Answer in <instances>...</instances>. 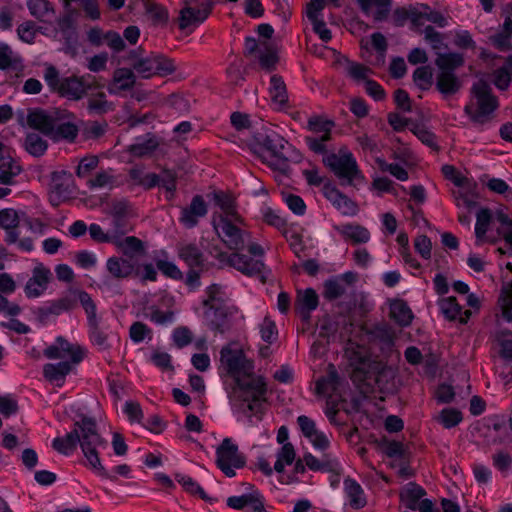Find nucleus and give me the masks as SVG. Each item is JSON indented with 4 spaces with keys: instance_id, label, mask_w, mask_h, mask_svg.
<instances>
[{
    "instance_id": "f257e3e1",
    "label": "nucleus",
    "mask_w": 512,
    "mask_h": 512,
    "mask_svg": "<svg viewBox=\"0 0 512 512\" xmlns=\"http://www.w3.org/2000/svg\"><path fill=\"white\" fill-rule=\"evenodd\" d=\"M218 372L232 407L247 417H258L267 389L264 378L254 372L253 362L242 350L226 346L220 352Z\"/></svg>"
},
{
    "instance_id": "72a5a7b5",
    "label": "nucleus",
    "mask_w": 512,
    "mask_h": 512,
    "mask_svg": "<svg viewBox=\"0 0 512 512\" xmlns=\"http://www.w3.org/2000/svg\"><path fill=\"white\" fill-rule=\"evenodd\" d=\"M295 306L301 315L308 317L310 312L318 306V295L312 288L298 291Z\"/></svg>"
},
{
    "instance_id": "ea45409f",
    "label": "nucleus",
    "mask_w": 512,
    "mask_h": 512,
    "mask_svg": "<svg viewBox=\"0 0 512 512\" xmlns=\"http://www.w3.org/2000/svg\"><path fill=\"white\" fill-rule=\"evenodd\" d=\"M117 185V179L113 174V169L111 168L98 171L94 177L87 181V187L91 190L102 188L112 189Z\"/></svg>"
},
{
    "instance_id": "423d86ee",
    "label": "nucleus",
    "mask_w": 512,
    "mask_h": 512,
    "mask_svg": "<svg viewBox=\"0 0 512 512\" xmlns=\"http://www.w3.org/2000/svg\"><path fill=\"white\" fill-rule=\"evenodd\" d=\"M323 164L344 184L356 185L365 180L353 153L346 147L337 152L321 154Z\"/></svg>"
},
{
    "instance_id": "58836bf2",
    "label": "nucleus",
    "mask_w": 512,
    "mask_h": 512,
    "mask_svg": "<svg viewBox=\"0 0 512 512\" xmlns=\"http://www.w3.org/2000/svg\"><path fill=\"white\" fill-rule=\"evenodd\" d=\"M305 465L313 471H334L338 468L339 462L336 458L325 455L322 460L311 453H307L303 458Z\"/></svg>"
},
{
    "instance_id": "603ef678",
    "label": "nucleus",
    "mask_w": 512,
    "mask_h": 512,
    "mask_svg": "<svg viewBox=\"0 0 512 512\" xmlns=\"http://www.w3.org/2000/svg\"><path fill=\"white\" fill-rule=\"evenodd\" d=\"M343 235L354 243H366L370 239L369 231L359 225L344 226Z\"/></svg>"
},
{
    "instance_id": "0e129e2a",
    "label": "nucleus",
    "mask_w": 512,
    "mask_h": 512,
    "mask_svg": "<svg viewBox=\"0 0 512 512\" xmlns=\"http://www.w3.org/2000/svg\"><path fill=\"white\" fill-rule=\"evenodd\" d=\"M326 2L332 3L336 7L340 6L339 0H309L306 6L308 19L322 17V11L325 8Z\"/></svg>"
},
{
    "instance_id": "b1692460",
    "label": "nucleus",
    "mask_w": 512,
    "mask_h": 512,
    "mask_svg": "<svg viewBox=\"0 0 512 512\" xmlns=\"http://www.w3.org/2000/svg\"><path fill=\"white\" fill-rule=\"evenodd\" d=\"M55 121L52 115L40 109L29 112L27 117L28 125L31 128L40 131L48 137L53 133Z\"/></svg>"
},
{
    "instance_id": "338daca9",
    "label": "nucleus",
    "mask_w": 512,
    "mask_h": 512,
    "mask_svg": "<svg viewBox=\"0 0 512 512\" xmlns=\"http://www.w3.org/2000/svg\"><path fill=\"white\" fill-rule=\"evenodd\" d=\"M260 335L263 341L272 343L276 340L278 331L276 324L269 317H265L259 325Z\"/></svg>"
},
{
    "instance_id": "e433bc0d",
    "label": "nucleus",
    "mask_w": 512,
    "mask_h": 512,
    "mask_svg": "<svg viewBox=\"0 0 512 512\" xmlns=\"http://www.w3.org/2000/svg\"><path fill=\"white\" fill-rule=\"evenodd\" d=\"M78 444L77 424L71 432L63 437H56L52 441V447L59 453L69 456L71 455Z\"/></svg>"
},
{
    "instance_id": "f8f14e48",
    "label": "nucleus",
    "mask_w": 512,
    "mask_h": 512,
    "mask_svg": "<svg viewBox=\"0 0 512 512\" xmlns=\"http://www.w3.org/2000/svg\"><path fill=\"white\" fill-rule=\"evenodd\" d=\"M212 224L217 235L230 249L236 251L243 249L248 234L237 226L239 222L225 215H213Z\"/></svg>"
},
{
    "instance_id": "dca6fc26",
    "label": "nucleus",
    "mask_w": 512,
    "mask_h": 512,
    "mask_svg": "<svg viewBox=\"0 0 512 512\" xmlns=\"http://www.w3.org/2000/svg\"><path fill=\"white\" fill-rule=\"evenodd\" d=\"M23 167L10 149L0 142V184L15 185Z\"/></svg>"
},
{
    "instance_id": "09e8293b",
    "label": "nucleus",
    "mask_w": 512,
    "mask_h": 512,
    "mask_svg": "<svg viewBox=\"0 0 512 512\" xmlns=\"http://www.w3.org/2000/svg\"><path fill=\"white\" fill-rule=\"evenodd\" d=\"M176 481L183 487V489L190 495L197 496L200 499H206L207 495L200 484L192 477L186 474L177 473L175 475Z\"/></svg>"
},
{
    "instance_id": "5701e85b",
    "label": "nucleus",
    "mask_w": 512,
    "mask_h": 512,
    "mask_svg": "<svg viewBox=\"0 0 512 512\" xmlns=\"http://www.w3.org/2000/svg\"><path fill=\"white\" fill-rule=\"evenodd\" d=\"M20 223L18 212L13 208L0 210V227L6 231L5 242L17 241V227Z\"/></svg>"
},
{
    "instance_id": "37998d69",
    "label": "nucleus",
    "mask_w": 512,
    "mask_h": 512,
    "mask_svg": "<svg viewBox=\"0 0 512 512\" xmlns=\"http://www.w3.org/2000/svg\"><path fill=\"white\" fill-rule=\"evenodd\" d=\"M296 453L291 443H285L276 453V462L274 470L282 473L286 466L291 465L295 461Z\"/></svg>"
},
{
    "instance_id": "ddd939ff",
    "label": "nucleus",
    "mask_w": 512,
    "mask_h": 512,
    "mask_svg": "<svg viewBox=\"0 0 512 512\" xmlns=\"http://www.w3.org/2000/svg\"><path fill=\"white\" fill-rule=\"evenodd\" d=\"M73 189L74 179L69 171L62 169L53 171L50 174L48 198L51 205L56 207L70 199Z\"/></svg>"
},
{
    "instance_id": "c85d7f7f",
    "label": "nucleus",
    "mask_w": 512,
    "mask_h": 512,
    "mask_svg": "<svg viewBox=\"0 0 512 512\" xmlns=\"http://www.w3.org/2000/svg\"><path fill=\"white\" fill-rule=\"evenodd\" d=\"M389 316L398 325L406 327L413 320V312L408 304L402 299H394L389 303Z\"/></svg>"
},
{
    "instance_id": "2eb2a0df",
    "label": "nucleus",
    "mask_w": 512,
    "mask_h": 512,
    "mask_svg": "<svg viewBox=\"0 0 512 512\" xmlns=\"http://www.w3.org/2000/svg\"><path fill=\"white\" fill-rule=\"evenodd\" d=\"M186 6L180 11V28L202 23L211 13V0H186Z\"/></svg>"
},
{
    "instance_id": "aec40b11",
    "label": "nucleus",
    "mask_w": 512,
    "mask_h": 512,
    "mask_svg": "<svg viewBox=\"0 0 512 512\" xmlns=\"http://www.w3.org/2000/svg\"><path fill=\"white\" fill-rule=\"evenodd\" d=\"M427 22L444 27L447 25L446 18L436 10L425 4H417L412 6V25L419 29L423 27Z\"/></svg>"
},
{
    "instance_id": "13d9d810",
    "label": "nucleus",
    "mask_w": 512,
    "mask_h": 512,
    "mask_svg": "<svg viewBox=\"0 0 512 512\" xmlns=\"http://www.w3.org/2000/svg\"><path fill=\"white\" fill-rule=\"evenodd\" d=\"M346 70L348 76L356 82L364 81L366 83V81L369 80V76L371 74L370 68L356 62H350L347 65Z\"/></svg>"
},
{
    "instance_id": "6e6d98bb",
    "label": "nucleus",
    "mask_w": 512,
    "mask_h": 512,
    "mask_svg": "<svg viewBox=\"0 0 512 512\" xmlns=\"http://www.w3.org/2000/svg\"><path fill=\"white\" fill-rule=\"evenodd\" d=\"M437 420L443 425V427L450 429L462 421V414L457 409L445 408L440 412Z\"/></svg>"
},
{
    "instance_id": "c9c22d12",
    "label": "nucleus",
    "mask_w": 512,
    "mask_h": 512,
    "mask_svg": "<svg viewBox=\"0 0 512 512\" xmlns=\"http://www.w3.org/2000/svg\"><path fill=\"white\" fill-rule=\"evenodd\" d=\"M227 505L234 509H245L247 512L265 511L262 501L251 495L229 497Z\"/></svg>"
},
{
    "instance_id": "864d4df0",
    "label": "nucleus",
    "mask_w": 512,
    "mask_h": 512,
    "mask_svg": "<svg viewBox=\"0 0 512 512\" xmlns=\"http://www.w3.org/2000/svg\"><path fill=\"white\" fill-rule=\"evenodd\" d=\"M88 109L96 113H106L113 110V106L107 101L104 92L92 94L88 99Z\"/></svg>"
},
{
    "instance_id": "f03ea898",
    "label": "nucleus",
    "mask_w": 512,
    "mask_h": 512,
    "mask_svg": "<svg viewBox=\"0 0 512 512\" xmlns=\"http://www.w3.org/2000/svg\"><path fill=\"white\" fill-rule=\"evenodd\" d=\"M188 268L186 284L195 289L199 287L201 275L216 269H235L249 277H258L263 283L270 277L271 271L259 258H183Z\"/></svg>"
},
{
    "instance_id": "f3484780",
    "label": "nucleus",
    "mask_w": 512,
    "mask_h": 512,
    "mask_svg": "<svg viewBox=\"0 0 512 512\" xmlns=\"http://www.w3.org/2000/svg\"><path fill=\"white\" fill-rule=\"evenodd\" d=\"M297 424L300 432L306 438L313 448L317 451H326L330 447L328 435L320 430L315 421L305 415L297 418Z\"/></svg>"
},
{
    "instance_id": "4d7b16f0",
    "label": "nucleus",
    "mask_w": 512,
    "mask_h": 512,
    "mask_svg": "<svg viewBox=\"0 0 512 512\" xmlns=\"http://www.w3.org/2000/svg\"><path fill=\"white\" fill-rule=\"evenodd\" d=\"M88 233L90 238L97 243H111L114 245L117 234L104 231L103 228L96 223L89 225Z\"/></svg>"
},
{
    "instance_id": "7c9ffc66",
    "label": "nucleus",
    "mask_w": 512,
    "mask_h": 512,
    "mask_svg": "<svg viewBox=\"0 0 512 512\" xmlns=\"http://www.w3.org/2000/svg\"><path fill=\"white\" fill-rule=\"evenodd\" d=\"M361 9L376 21L387 18L391 9V0H358Z\"/></svg>"
},
{
    "instance_id": "a878e982",
    "label": "nucleus",
    "mask_w": 512,
    "mask_h": 512,
    "mask_svg": "<svg viewBox=\"0 0 512 512\" xmlns=\"http://www.w3.org/2000/svg\"><path fill=\"white\" fill-rule=\"evenodd\" d=\"M344 495L347 503L354 509L366 505V497L361 485L352 478H346L343 483Z\"/></svg>"
},
{
    "instance_id": "f704fd0d",
    "label": "nucleus",
    "mask_w": 512,
    "mask_h": 512,
    "mask_svg": "<svg viewBox=\"0 0 512 512\" xmlns=\"http://www.w3.org/2000/svg\"><path fill=\"white\" fill-rule=\"evenodd\" d=\"M27 6L31 15L42 22L49 23L55 16L54 7L49 0H28Z\"/></svg>"
},
{
    "instance_id": "cd10ccee",
    "label": "nucleus",
    "mask_w": 512,
    "mask_h": 512,
    "mask_svg": "<svg viewBox=\"0 0 512 512\" xmlns=\"http://www.w3.org/2000/svg\"><path fill=\"white\" fill-rule=\"evenodd\" d=\"M135 84V75L131 69L118 68L113 73L112 83L108 87L111 94L131 89Z\"/></svg>"
},
{
    "instance_id": "bf43d9fd",
    "label": "nucleus",
    "mask_w": 512,
    "mask_h": 512,
    "mask_svg": "<svg viewBox=\"0 0 512 512\" xmlns=\"http://www.w3.org/2000/svg\"><path fill=\"white\" fill-rule=\"evenodd\" d=\"M99 164V158L95 155H87L83 157L76 168V175L78 178H85L91 174V172L97 168Z\"/></svg>"
},
{
    "instance_id": "69168bd1",
    "label": "nucleus",
    "mask_w": 512,
    "mask_h": 512,
    "mask_svg": "<svg viewBox=\"0 0 512 512\" xmlns=\"http://www.w3.org/2000/svg\"><path fill=\"white\" fill-rule=\"evenodd\" d=\"M158 185L159 187L164 188L172 197L176 191V181L177 175L172 170H163L160 174H158Z\"/></svg>"
},
{
    "instance_id": "39448f33",
    "label": "nucleus",
    "mask_w": 512,
    "mask_h": 512,
    "mask_svg": "<svg viewBox=\"0 0 512 512\" xmlns=\"http://www.w3.org/2000/svg\"><path fill=\"white\" fill-rule=\"evenodd\" d=\"M499 107L498 98L492 93L491 86L484 80L475 82L471 87V99L464 111L477 124H485L493 118Z\"/></svg>"
},
{
    "instance_id": "412c9836",
    "label": "nucleus",
    "mask_w": 512,
    "mask_h": 512,
    "mask_svg": "<svg viewBox=\"0 0 512 512\" xmlns=\"http://www.w3.org/2000/svg\"><path fill=\"white\" fill-rule=\"evenodd\" d=\"M213 200L215 205L221 210L220 213H215L214 215H225L227 218H232L235 222L243 223V218L237 211L235 198L232 194L217 191L213 193Z\"/></svg>"
},
{
    "instance_id": "473e14b6",
    "label": "nucleus",
    "mask_w": 512,
    "mask_h": 512,
    "mask_svg": "<svg viewBox=\"0 0 512 512\" xmlns=\"http://www.w3.org/2000/svg\"><path fill=\"white\" fill-rule=\"evenodd\" d=\"M436 87L443 95H452L459 91L461 82L452 71H439L436 78Z\"/></svg>"
},
{
    "instance_id": "a211bd4d",
    "label": "nucleus",
    "mask_w": 512,
    "mask_h": 512,
    "mask_svg": "<svg viewBox=\"0 0 512 512\" xmlns=\"http://www.w3.org/2000/svg\"><path fill=\"white\" fill-rule=\"evenodd\" d=\"M208 212L207 204L201 195H195L190 204L181 208L179 222L188 229L198 225L199 220L206 216Z\"/></svg>"
},
{
    "instance_id": "8fccbe9b",
    "label": "nucleus",
    "mask_w": 512,
    "mask_h": 512,
    "mask_svg": "<svg viewBox=\"0 0 512 512\" xmlns=\"http://www.w3.org/2000/svg\"><path fill=\"white\" fill-rule=\"evenodd\" d=\"M21 58L5 43H0V69L7 70L21 65Z\"/></svg>"
},
{
    "instance_id": "c03bdc74",
    "label": "nucleus",
    "mask_w": 512,
    "mask_h": 512,
    "mask_svg": "<svg viewBox=\"0 0 512 512\" xmlns=\"http://www.w3.org/2000/svg\"><path fill=\"white\" fill-rule=\"evenodd\" d=\"M439 71H452L461 67L464 63V58L459 53H445L439 54L435 60Z\"/></svg>"
},
{
    "instance_id": "49530a36",
    "label": "nucleus",
    "mask_w": 512,
    "mask_h": 512,
    "mask_svg": "<svg viewBox=\"0 0 512 512\" xmlns=\"http://www.w3.org/2000/svg\"><path fill=\"white\" fill-rule=\"evenodd\" d=\"M503 318L512 323V282L503 285L498 299Z\"/></svg>"
},
{
    "instance_id": "c756f323",
    "label": "nucleus",
    "mask_w": 512,
    "mask_h": 512,
    "mask_svg": "<svg viewBox=\"0 0 512 512\" xmlns=\"http://www.w3.org/2000/svg\"><path fill=\"white\" fill-rule=\"evenodd\" d=\"M128 176L133 186H140L145 190H150L158 185V174L145 173L142 166L136 165L130 168Z\"/></svg>"
},
{
    "instance_id": "20e7f679",
    "label": "nucleus",
    "mask_w": 512,
    "mask_h": 512,
    "mask_svg": "<svg viewBox=\"0 0 512 512\" xmlns=\"http://www.w3.org/2000/svg\"><path fill=\"white\" fill-rule=\"evenodd\" d=\"M44 80L50 91L58 93L69 100H80L96 85L95 77L90 74L60 77L58 70L54 66H48L45 69Z\"/></svg>"
},
{
    "instance_id": "4c0bfd02",
    "label": "nucleus",
    "mask_w": 512,
    "mask_h": 512,
    "mask_svg": "<svg viewBox=\"0 0 512 512\" xmlns=\"http://www.w3.org/2000/svg\"><path fill=\"white\" fill-rule=\"evenodd\" d=\"M158 146V142L154 137L145 135L138 137L135 142L128 146L127 151L135 157H143L150 155Z\"/></svg>"
},
{
    "instance_id": "1a4fd4ad",
    "label": "nucleus",
    "mask_w": 512,
    "mask_h": 512,
    "mask_svg": "<svg viewBox=\"0 0 512 512\" xmlns=\"http://www.w3.org/2000/svg\"><path fill=\"white\" fill-rule=\"evenodd\" d=\"M215 464L229 478L236 476V471L243 468L246 458L240 452L237 442L231 437H225L214 446Z\"/></svg>"
},
{
    "instance_id": "a19ab883",
    "label": "nucleus",
    "mask_w": 512,
    "mask_h": 512,
    "mask_svg": "<svg viewBox=\"0 0 512 512\" xmlns=\"http://www.w3.org/2000/svg\"><path fill=\"white\" fill-rule=\"evenodd\" d=\"M269 95L272 101L279 105L284 106L288 102V94L286 85L279 75H272L270 78Z\"/></svg>"
},
{
    "instance_id": "4be33fe9",
    "label": "nucleus",
    "mask_w": 512,
    "mask_h": 512,
    "mask_svg": "<svg viewBox=\"0 0 512 512\" xmlns=\"http://www.w3.org/2000/svg\"><path fill=\"white\" fill-rule=\"evenodd\" d=\"M325 197L332 203V205L339 210L343 215H354L357 212L356 204L341 193L335 187H326L324 190Z\"/></svg>"
},
{
    "instance_id": "6e6552de",
    "label": "nucleus",
    "mask_w": 512,
    "mask_h": 512,
    "mask_svg": "<svg viewBox=\"0 0 512 512\" xmlns=\"http://www.w3.org/2000/svg\"><path fill=\"white\" fill-rule=\"evenodd\" d=\"M78 444L91 469H101V460L98 450L106 446V442L98 434L96 424L91 419H82L76 422Z\"/></svg>"
},
{
    "instance_id": "3c124183",
    "label": "nucleus",
    "mask_w": 512,
    "mask_h": 512,
    "mask_svg": "<svg viewBox=\"0 0 512 512\" xmlns=\"http://www.w3.org/2000/svg\"><path fill=\"white\" fill-rule=\"evenodd\" d=\"M424 494L425 492L420 486L409 484L402 490L401 499L406 503L408 508L416 509V504Z\"/></svg>"
},
{
    "instance_id": "680f3d73",
    "label": "nucleus",
    "mask_w": 512,
    "mask_h": 512,
    "mask_svg": "<svg viewBox=\"0 0 512 512\" xmlns=\"http://www.w3.org/2000/svg\"><path fill=\"white\" fill-rule=\"evenodd\" d=\"M78 301L81 303V305L83 306V308L87 314L88 323L89 324L96 323L97 322L96 306H95L93 300L91 299L90 295L84 291L78 290L77 302Z\"/></svg>"
},
{
    "instance_id": "bb28decb",
    "label": "nucleus",
    "mask_w": 512,
    "mask_h": 512,
    "mask_svg": "<svg viewBox=\"0 0 512 512\" xmlns=\"http://www.w3.org/2000/svg\"><path fill=\"white\" fill-rule=\"evenodd\" d=\"M438 304L443 315L449 320H459L461 323H466L471 316L469 310H462L455 297L442 298Z\"/></svg>"
},
{
    "instance_id": "6ab92c4d",
    "label": "nucleus",
    "mask_w": 512,
    "mask_h": 512,
    "mask_svg": "<svg viewBox=\"0 0 512 512\" xmlns=\"http://www.w3.org/2000/svg\"><path fill=\"white\" fill-rule=\"evenodd\" d=\"M51 277L52 274L49 269L42 265L36 266L24 287L25 295L28 298H38L44 295Z\"/></svg>"
},
{
    "instance_id": "5fc2aeb1",
    "label": "nucleus",
    "mask_w": 512,
    "mask_h": 512,
    "mask_svg": "<svg viewBox=\"0 0 512 512\" xmlns=\"http://www.w3.org/2000/svg\"><path fill=\"white\" fill-rule=\"evenodd\" d=\"M25 148L33 156H42L47 150V143L37 134H29L25 139Z\"/></svg>"
},
{
    "instance_id": "4468645a",
    "label": "nucleus",
    "mask_w": 512,
    "mask_h": 512,
    "mask_svg": "<svg viewBox=\"0 0 512 512\" xmlns=\"http://www.w3.org/2000/svg\"><path fill=\"white\" fill-rule=\"evenodd\" d=\"M133 68L143 78H150L154 75L164 76L175 71L172 60L158 54H151L135 61Z\"/></svg>"
},
{
    "instance_id": "774afa93",
    "label": "nucleus",
    "mask_w": 512,
    "mask_h": 512,
    "mask_svg": "<svg viewBox=\"0 0 512 512\" xmlns=\"http://www.w3.org/2000/svg\"><path fill=\"white\" fill-rule=\"evenodd\" d=\"M415 84L420 89H428L432 84V72L428 66L418 67L413 73Z\"/></svg>"
},
{
    "instance_id": "9d476101",
    "label": "nucleus",
    "mask_w": 512,
    "mask_h": 512,
    "mask_svg": "<svg viewBox=\"0 0 512 512\" xmlns=\"http://www.w3.org/2000/svg\"><path fill=\"white\" fill-rule=\"evenodd\" d=\"M334 126V121L322 116L309 117L306 128L311 134L304 137V142L309 150L315 154H326Z\"/></svg>"
},
{
    "instance_id": "79ce46f5",
    "label": "nucleus",
    "mask_w": 512,
    "mask_h": 512,
    "mask_svg": "<svg viewBox=\"0 0 512 512\" xmlns=\"http://www.w3.org/2000/svg\"><path fill=\"white\" fill-rule=\"evenodd\" d=\"M78 126L72 122L57 123L53 127V133L50 134V138L54 141L66 140L73 142L78 136Z\"/></svg>"
},
{
    "instance_id": "2f4dec72",
    "label": "nucleus",
    "mask_w": 512,
    "mask_h": 512,
    "mask_svg": "<svg viewBox=\"0 0 512 512\" xmlns=\"http://www.w3.org/2000/svg\"><path fill=\"white\" fill-rule=\"evenodd\" d=\"M137 258H109L107 268L116 277H127L136 270Z\"/></svg>"
},
{
    "instance_id": "052dcab7",
    "label": "nucleus",
    "mask_w": 512,
    "mask_h": 512,
    "mask_svg": "<svg viewBox=\"0 0 512 512\" xmlns=\"http://www.w3.org/2000/svg\"><path fill=\"white\" fill-rule=\"evenodd\" d=\"M345 293V284L342 279L333 278L324 284V297L328 300L339 298Z\"/></svg>"
},
{
    "instance_id": "393cba45",
    "label": "nucleus",
    "mask_w": 512,
    "mask_h": 512,
    "mask_svg": "<svg viewBox=\"0 0 512 512\" xmlns=\"http://www.w3.org/2000/svg\"><path fill=\"white\" fill-rule=\"evenodd\" d=\"M114 246L125 256H143L146 253L145 243L135 236L120 237L117 234Z\"/></svg>"
},
{
    "instance_id": "e2e57ef3",
    "label": "nucleus",
    "mask_w": 512,
    "mask_h": 512,
    "mask_svg": "<svg viewBox=\"0 0 512 512\" xmlns=\"http://www.w3.org/2000/svg\"><path fill=\"white\" fill-rule=\"evenodd\" d=\"M78 301L81 303V305L83 306V308L87 314L88 323L89 324L96 323L97 322L96 306H95L93 300L91 299L90 295L84 291L78 290L77 302Z\"/></svg>"
},
{
    "instance_id": "a18cd8bd",
    "label": "nucleus",
    "mask_w": 512,
    "mask_h": 512,
    "mask_svg": "<svg viewBox=\"0 0 512 512\" xmlns=\"http://www.w3.org/2000/svg\"><path fill=\"white\" fill-rule=\"evenodd\" d=\"M101 469H92L98 476L103 479L110 480L112 482H117L119 477H123L126 479H130L131 476V467L127 464H121L113 467L110 471H107L104 466L101 464Z\"/></svg>"
},
{
    "instance_id": "0eeeda50",
    "label": "nucleus",
    "mask_w": 512,
    "mask_h": 512,
    "mask_svg": "<svg viewBox=\"0 0 512 512\" xmlns=\"http://www.w3.org/2000/svg\"><path fill=\"white\" fill-rule=\"evenodd\" d=\"M207 298L203 304L207 308L205 316L212 329L224 332L229 327V317L237 313L234 307L223 306L224 293L218 285H211L206 290Z\"/></svg>"
},
{
    "instance_id": "7ed1b4c3",
    "label": "nucleus",
    "mask_w": 512,
    "mask_h": 512,
    "mask_svg": "<svg viewBox=\"0 0 512 512\" xmlns=\"http://www.w3.org/2000/svg\"><path fill=\"white\" fill-rule=\"evenodd\" d=\"M43 355L48 359L62 360L43 366L44 377L56 386L62 387L66 376L85 358L86 349L77 342H69L64 337L58 336L43 350Z\"/></svg>"
},
{
    "instance_id": "9b49d317",
    "label": "nucleus",
    "mask_w": 512,
    "mask_h": 512,
    "mask_svg": "<svg viewBox=\"0 0 512 512\" xmlns=\"http://www.w3.org/2000/svg\"><path fill=\"white\" fill-rule=\"evenodd\" d=\"M341 385V380L332 365L329 366L327 375L316 381V393L327 399L326 414L329 418L337 412V404L342 398Z\"/></svg>"
},
{
    "instance_id": "de8ad7c7",
    "label": "nucleus",
    "mask_w": 512,
    "mask_h": 512,
    "mask_svg": "<svg viewBox=\"0 0 512 512\" xmlns=\"http://www.w3.org/2000/svg\"><path fill=\"white\" fill-rule=\"evenodd\" d=\"M302 232L300 227H290L284 230L285 238L296 255L306 250V241Z\"/></svg>"
}]
</instances>
